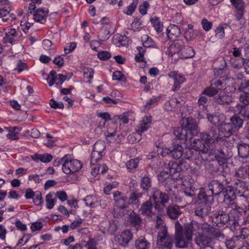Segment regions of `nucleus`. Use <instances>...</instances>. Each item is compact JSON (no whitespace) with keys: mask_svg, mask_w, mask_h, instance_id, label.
<instances>
[{"mask_svg":"<svg viewBox=\"0 0 249 249\" xmlns=\"http://www.w3.org/2000/svg\"><path fill=\"white\" fill-rule=\"evenodd\" d=\"M196 223H186L182 227L178 221L175 224V244L178 248H187L192 243L193 232L197 227Z\"/></svg>","mask_w":249,"mask_h":249,"instance_id":"f257e3e1","label":"nucleus"},{"mask_svg":"<svg viewBox=\"0 0 249 249\" xmlns=\"http://www.w3.org/2000/svg\"><path fill=\"white\" fill-rule=\"evenodd\" d=\"M197 198L200 202L196 205L195 214L203 219L207 216L211 211L210 204L213 201V196L201 191L198 194Z\"/></svg>","mask_w":249,"mask_h":249,"instance_id":"f03ea898","label":"nucleus"},{"mask_svg":"<svg viewBox=\"0 0 249 249\" xmlns=\"http://www.w3.org/2000/svg\"><path fill=\"white\" fill-rule=\"evenodd\" d=\"M161 219L159 216L157 217V226L159 231H158L157 245L161 249H171L173 246L174 239L167 231L165 226H160L159 222Z\"/></svg>","mask_w":249,"mask_h":249,"instance_id":"7ed1b4c3","label":"nucleus"},{"mask_svg":"<svg viewBox=\"0 0 249 249\" xmlns=\"http://www.w3.org/2000/svg\"><path fill=\"white\" fill-rule=\"evenodd\" d=\"M62 160L64 161L62 169L66 174H73L78 172L82 167L81 162L77 160H68L67 156L62 158Z\"/></svg>","mask_w":249,"mask_h":249,"instance_id":"20e7f679","label":"nucleus"},{"mask_svg":"<svg viewBox=\"0 0 249 249\" xmlns=\"http://www.w3.org/2000/svg\"><path fill=\"white\" fill-rule=\"evenodd\" d=\"M221 132L219 131V128L215 126L212 127L209 133L203 132L200 134V138L204 141L206 144L214 142L221 141L224 137L221 136Z\"/></svg>","mask_w":249,"mask_h":249,"instance_id":"39448f33","label":"nucleus"},{"mask_svg":"<svg viewBox=\"0 0 249 249\" xmlns=\"http://www.w3.org/2000/svg\"><path fill=\"white\" fill-rule=\"evenodd\" d=\"M181 125L190 136L197 135L199 132V130L196 122L192 117L183 118Z\"/></svg>","mask_w":249,"mask_h":249,"instance_id":"423d86ee","label":"nucleus"},{"mask_svg":"<svg viewBox=\"0 0 249 249\" xmlns=\"http://www.w3.org/2000/svg\"><path fill=\"white\" fill-rule=\"evenodd\" d=\"M189 142H190V141ZM190 142H191L192 148L199 152L201 155L205 154H208L209 155L211 154V151L205 146L204 142L205 143L206 142L201 138L200 139H194L193 141L192 138Z\"/></svg>","mask_w":249,"mask_h":249,"instance_id":"0eeeda50","label":"nucleus"},{"mask_svg":"<svg viewBox=\"0 0 249 249\" xmlns=\"http://www.w3.org/2000/svg\"><path fill=\"white\" fill-rule=\"evenodd\" d=\"M224 199L223 202L227 205H231L235 207L234 200L236 198V195L233 188L231 186H228L222 193Z\"/></svg>","mask_w":249,"mask_h":249,"instance_id":"6e6552de","label":"nucleus"},{"mask_svg":"<svg viewBox=\"0 0 249 249\" xmlns=\"http://www.w3.org/2000/svg\"><path fill=\"white\" fill-rule=\"evenodd\" d=\"M224 181L220 182L217 180H213L208 184V187L211 191V195H219L222 193L224 190ZM210 195L209 191L206 192Z\"/></svg>","mask_w":249,"mask_h":249,"instance_id":"1a4fd4ad","label":"nucleus"},{"mask_svg":"<svg viewBox=\"0 0 249 249\" xmlns=\"http://www.w3.org/2000/svg\"><path fill=\"white\" fill-rule=\"evenodd\" d=\"M115 204L114 206L128 208L129 203L127 201V197L123 193L117 191L113 194Z\"/></svg>","mask_w":249,"mask_h":249,"instance_id":"9d476101","label":"nucleus"},{"mask_svg":"<svg viewBox=\"0 0 249 249\" xmlns=\"http://www.w3.org/2000/svg\"><path fill=\"white\" fill-rule=\"evenodd\" d=\"M232 209L230 210L229 213V223L230 224L236 226V225H240L242 223L241 221L240 217L241 216V213L236 209V205L235 207L231 206Z\"/></svg>","mask_w":249,"mask_h":249,"instance_id":"9b49d317","label":"nucleus"},{"mask_svg":"<svg viewBox=\"0 0 249 249\" xmlns=\"http://www.w3.org/2000/svg\"><path fill=\"white\" fill-rule=\"evenodd\" d=\"M153 200H151V196L148 200L143 203L141 206L139 212L141 214L148 217H151L154 215L153 212Z\"/></svg>","mask_w":249,"mask_h":249,"instance_id":"f8f14e48","label":"nucleus"},{"mask_svg":"<svg viewBox=\"0 0 249 249\" xmlns=\"http://www.w3.org/2000/svg\"><path fill=\"white\" fill-rule=\"evenodd\" d=\"M158 198H159L160 202L162 206H165L169 200V197L167 194L157 190L153 192L151 196V200L153 201L159 200Z\"/></svg>","mask_w":249,"mask_h":249,"instance_id":"ddd939ff","label":"nucleus"},{"mask_svg":"<svg viewBox=\"0 0 249 249\" xmlns=\"http://www.w3.org/2000/svg\"><path fill=\"white\" fill-rule=\"evenodd\" d=\"M110 37V32L107 29H103L100 32L98 35V40H93L91 41L90 46L91 48L95 50L96 49V44H101L104 41L107 40Z\"/></svg>","mask_w":249,"mask_h":249,"instance_id":"4468645a","label":"nucleus"},{"mask_svg":"<svg viewBox=\"0 0 249 249\" xmlns=\"http://www.w3.org/2000/svg\"><path fill=\"white\" fill-rule=\"evenodd\" d=\"M18 36V33L14 28L8 29L3 37L2 42L4 44H14L15 43V38Z\"/></svg>","mask_w":249,"mask_h":249,"instance_id":"2eb2a0df","label":"nucleus"},{"mask_svg":"<svg viewBox=\"0 0 249 249\" xmlns=\"http://www.w3.org/2000/svg\"><path fill=\"white\" fill-rule=\"evenodd\" d=\"M181 213L180 207L176 204L169 205L166 209L167 215L173 220L177 219Z\"/></svg>","mask_w":249,"mask_h":249,"instance_id":"dca6fc26","label":"nucleus"},{"mask_svg":"<svg viewBox=\"0 0 249 249\" xmlns=\"http://www.w3.org/2000/svg\"><path fill=\"white\" fill-rule=\"evenodd\" d=\"M151 116H144L139 125L138 126L136 135L141 136L142 133L146 131L151 126Z\"/></svg>","mask_w":249,"mask_h":249,"instance_id":"f3484780","label":"nucleus"},{"mask_svg":"<svg viewBox=\"0 0 249 249\" xmlns=\"http://www.w3.org/2000/svg\"><path fill=\"white\" fill-rule=\"evenodd\" d=\"M195 242L200 248L205 246H209V244L212 242V237L210 234L199 233L196 238Z\"/></svg>","mask_w":249,"mask_h":249,"instance_id":"a211bd4d","label":"nucleus"},{"mask_svg":"<svg viewBox=\"0 0 249 249\" xmlns=\"http://www.w3.org/2000/svg\"><path fill=\"white\" fill-rule=\"evenodd\" d=\"M183 158L190 161H193L198 160L201 157L203 160L207 159L206 157H203L202 155L197 150L192 149H186L184 154Z\"/></svg>","mask_w":249,"mask_h":249,"instance_id":"6ab92c4d","label":"nucleus"},{"mask_svg":"<svg viewBox=\"0 0 249 249\" xmlns=\"http://www.w3.org/2000/svg\"><path fill=\"white\" fill-rule=\"evenodd\" d=\"M214 101L218 104L224 105L230 104L232 100L231 97L226 92L221 91L214 96Z\"/></svg>","mask_w":249,"mask_h":249,"instance_id":"aec40b11","label":"nucleus"},{"mask_svg":"<svg viewBox=\"0 0 249 249\" xmlns=\"http://www.w3.org/2000/svg\"><path fill=\"white\" fill-rule=\"evenodd\" d=\"M182 46V41L178 40L171 44L167 49V53L169 56L173 57V55L177 54L178 57L180 51Z\"/></svg>","mask_w":249,"mask_h":249,"instance_id":"412c9836","label":"nucleus"},{"mask_svg":"<svg viewBox=\"0 0 249 249\" xmlns=\"http://www.w3.org/2000/svg\"><path fill=\"white\" fill-rule=\"evenodd\" d=\"M170 78H172L174 80V84L173 87V90L176 91L180 87V85L183 83L185 81V78L183 76L178 74L176 71H171L168 74Z\"/></svg>","mask_w":249,"mask_h":249,"instance_id":"4be33fe9","label":"nucleus"},{"mask_svg":"<svg viewBox=\"0 0 249 249\" xmlns=\"http://www.w3.org/2000/svg\"><path fill=\"white\" fill-rule=\"evenodd\" d=\"M218 128L219 131L221 132V136H223L224 138L232 135L235 132L230 123L221 124Z\"/></svg>","mask_w":249,"mask_h":249,"instance_id":"5701e85b","label":"nucleus"},{"mask_svg":"<svg viewBox=\"0 0 249 249\" xmlns=\"http://www.w3.org/2000/svg\"><path fill=\"white\" fill-rule=\"evenodd\" d=\"M174 134L176 138L179 140L191 142L192 136H189L188 132L182 126L180 127L176 128L174 131Z\"/></svg>","mask_w":249,"mask_h":249,"instance_id":"b1692460","label":"nucleus"},{"mask_svg":"<svg viewBox=\"0 0 249 249\" xmlns=\"http://www.w3.org/2000/svg\"><path fill=\"white\" fill-rule=\"evenodd\" d=\"M167 37L169 39H175L180 34V29L175 24L170 25L166 29Z\"/></svg>","mask_w":249,"mask_h":249,"instance_id":"393cba45","label":"nucleus"},{"mask_svg":"<svg viewBox=\"0 0 249 249\" xmlns=\"http://www.w3.org/2000/svg\"><path fill=\"white\" fill-rule=\"evenodd\" d=\"M133 234L129 230L122 232L118 238V242L122 246H126L132 239Z\"/></svg>","mask_w":249,"mask_h":249,"instance_id":"a878e982","label":"nucleus"},{"mask_svg":"<svg viewBox=\"0 0 249 249\" xmlns=\"http://www.w3.org/2000/svg\"><path fill=\"white\" fill-rule=\"evenodd\" d=\"M238 154L242 159L249 158V144L246 143H239L237 145Z\"/></svg>","mask_w":249,"mask_h":249,"instance_id":"bb28decb","label":"nucleus"},{"mask_svg":"<svg viewBox=\"0 0 249 249\" xmlns=\"http://www.w3.org/2000/svg\"><path fill=\"white\" fill-rule=\"evenodd\" d=\"M195 51L194 49L188 46H182L178 58H189L193 57L195 55Z\"/></svg>","mask_w":249,"mask_h":249,"instance_id":"cd10ccee","label":"nucleus"},{"mask_svg":"<svg viewBox=\"0 0 249 249\" xmlns=\"http://www.w3.org/2000/svg\"><path fill=\"white\" fill-rule=\"evenodd\" d=\"M213 220L217 224L218 223L225 224L227 222H229V216L227 213L223 211H219L213 217Z\"/></svg>","mask_w":249,"mask_h":249,"instance_id":"c85d7f7f","label":"nucleus"},{"mask_svg":"<svg viewBox=\"0 0 249 249\" xmlns=\"http://www.w3.org/2000/svg\"><path fill=\"white\" fill-rule=\"evenodd\" d=\"M170 150V156L174 159H178L183 156V149L179 144H174Z\"/></svg>","mask_w":249,"mask_h":249,"instance_id":"c756f323","label":"nucleus"},{"mask_svg":"<svg viewBox=\"0 0 249 249\" xmlns=\"http://www.w3.org/2000/svg\"><path fill=\"white\" fill-rule=\"evenodd\" d=\"M31 159L34 161L38 162L39 160L44 162L48 163L53 160V156L50 154L45 153L43 154H35L31 156Z\"/></svg>","mask_w":249,"mask_h":249,"instance_id":"7c9ffc66","label":"nucleus"},{"mask_svg":"<svg viewBox=\"0 0 249 249\" xmlns=\"http://www.w3.org/2000/svg\"><path fill=\"white\" fill-rule=\"evenodd\" d=\"M230 124L235 130V131L238 130L239 128H241L243 124V120L240 118L239 116L237 114H234L230 118Z\"/></svg>","mask_w":249,"mask_h":249,"instance_id":"2f4dec72","label":"nucleus"},{"mask_svg":"<svg viewBox=\"0 0 249 249\" xmlns=\"http://www.w3.org/2000/svg\"><path fill=\"white\" fill-rule=\"evenodd\" d=\"M194 223H196L198 225L196 229L194 230L195 231H199L201 230L202 231V233L205 234H210L211 231L212 230H213V227L210 225L208 224L207 223H204L203 224L199 223L196 221H193L190 223L189 224H193Z\"/></svg>","mask_w":249,"mask_h":249,"instance_id":"473e14b6","label":"nucleus"},{"mask_svg":"<svg viewBox=\"0 0 249 249\" xmlns=\"http://www.w3.org/2000/svg\"><path fill=\"white\" fill-rule=\"evenodd\" d=\"M129 219L131 224L135 228H138L141 226L142 219L140 216L134 211H132L129 214Z\"/></svg>","mask_w":249,"mask_h":249,"instance_id":"72a5a7b5","label":"nucleus"},{"mask_svg":"<svg viewBox=\"0 0 249 249\" xmlns=\"http://www.w3.org/2000/svg\"><path fill=\"white\" fill-rule=\"evenodd\" d=\"M47 14L42 9L37 10L33 15L35 21L43 24L46 21Z\"/></svg>","mask_w":249,"mask_h":249,"instance_id":"f704fd0d","label":"nucleus"},{"mask_svg":"<svg viewBox=\"0 0 249 249\" xmlns=\"http://www.w3.org/2000/svg\"><path fill=\"white\" fill-rule=\"evenodd\" d=\"M235 107L239 114L244 118L249 120V107L248 106H243L238 104Z\"/></svg>","mask_w":249,"mask_h":249,"instance_id":"c9c22d12","label":"nucleus"},{"mask_svg":"<svg viewBox=\"0 0 249 249\" xmlns=\"http://www.w3.org/2000/svg\"><path fill=\"white\" fill-rule=\"evenodd\" d=\"M182 164H178V163L170 161L168 164L169 173L171 175H174L177 172H179L181 170Z\"/></svg>","mask_w":249,"mask_h":249,"instance_id":"e433bc0d","label":"nucleus"},{"mask_svg":"<svg viewBox=\"0 0 249 249\" xmlns=\"http://www.w3.org/2000/svg\"><path fill=\"white\" fill-rule=\"evenodd\" d=\"M128 208H124L121 207L114 206V209L112 214L114 217L116 218H121L124 216L127 213Z\"/></svg>","mask_w":249,"mask_h":249,"instance_id":"4c0bfd02","label":"nucleus"},{"mask_svg":"<svg viewBox=\"0 0 249 249\" xmlns=\"http://www.w3.org/2000/svg\"><path fill=\"white\" fill-rule=\"evenodd\" d=\"M151 185V179L148 176H145L142 178L141 181V187L144 191L147 192Z\"/></svg>","mask_w":249,"mask_h":249,"instance_id":"58836bf2","label":"nucleus"},{"mask_svg":"<svg viewBox=\"0 0 249 249\" xmlns=\"http://www.w3.org/2000/svg\"><path fill=\"white\" fill-rule=\"evenodd\" d=\"M142 194L138 192H132L129 197V201L130 203L138 206L140 204L139 198L141 197Z\"/></svg>","mask_w":249,"mask_h":249,"instance_id":"ea45409f","label":"nucleus"},{"mask_svg":"<svg viewBox=\"0 0 249 249\" xmlns=\"http://www.w3.org/2000/svg\"><path fill=\"white\" fill-rule=\"evenodd\" d=\"M242 241L239 240L237 237L232 238L231 239L227 240L225 244L228 249H234L239 247Z\"/></svg>","mask_w":249,"mask_h":249,"instance_id":"a19ab883","label":"nucleus"},{"mask_svg":"<svg viewBox=\"0 0 249 249\" xmlns=\"http://www.w3.org/2000/svg\"><path fill=\"white\" fill-rule=\"evenodd\" d=\"M220 165L224 166L227 162V156L223 150H220L215 156Z\"/></svg>","mask_w":249,"mask_h":249,"instance_id":"79ce46f5","label":"nucleus"},{"mask_svg":"<svg viewBox=\"0 0 249 249\" xmlns=\"http://www.w3.org/2000/svg\"><path fill=\"white\" fill-rule=\"evenodd\" d=\"M135 247L137 249H148L149 243L145 238H139L135 241Z\"/></svg>","mask_w":249,"mask_h":249,"instance_id":"37998d69","label":"nucleus"},{"mask_svg":"<svg viewBox=\"0 0 249 249\" xmlns=\"http://www.w3.org/2000/svg\"><path fill=\"white\" fill-rule=\"evenodd\" d=\"M0 3L6 5L4 7L0 9V18L5 17L8 15L10 11L9 1L7 0H0Z\"/></svg>","mask_w":249,"mask_h":249,"instance_id":"c03bdc74","label":"nucleus"},{"mask_svg":"<svg viewBox=\"0 0 249 249\" xmlns=\"http://www.w3.org/2000/svg\"><path fill=\"white\" fill-rule=\"evenodd\" d=\"M54 193H50L46 196V207L49 209H52L56 201V199L53 198Z\"/></svg>","mask_w":249,"mask_h":249,"instance_id":"a18cd8bd","label":"nucleus"},{"mask_svg":"<svg viewBox=\"0 0 249 249\" xmlns=\"http://www.w3.org/2000/svg\"><path fill=\"white\" fill-rule=\"evenodd\" d=\"M231 2L238 12H242L244 10L245 2L243 0H233Z\"/></svg>","mask_w":249,"mask_h":249,"instance_id":"49530a36","label":"nucleus"},{"mask_svg":"<svg viewBox=\"0 0 249 249\" xmlns=\"http://www.w3.org/2000/svg\"><path fill=\"white\" fill-rule=\"evenodd\" d=\"M105 148V142L102 141H98L94 144L92 151L104 154L103 152Z\"/></svg>","mask_w":249,"mask_h":249,"instance_id":"de8ad7c7","label":"nucleus"},{"mask_svg":"<svg viewBox=\"0 0 249 249\" xmlns=\"http://www.w3.org/2000/svg\"><path fill=\"white\" fill-rule=\"evenodd\" d=\"M219 92L212 85L206 88L202 92V94L206 95L209 97L216 96Z\"/></svg>","mask_w":249,"mask_h":249,"instance_id":"09e8293b","label":"nucleus"},{"mask_svg":"<svg viewBox=\"0 0 249 249\" xmlns=\"http://www.w3.org/2000/svg\"><path fill=\"white\" fill-rule=\"evenodd\" d=\"M223 82L222 81L217 79H213L211 82L212 85L218 92L225 89V88L223 86Z\"/></svg>","mask_w":249,"mask_h":249,"instance_id":"8fccbe9b","label":"nucleus"},{"mask_svg":"<svg viewBox=\"0 0 249 249\" xmlns=\"http://www.w3.org/2000/svg\"><path fill=\"white\" fill-rule=\"evenodd\" d=\"M151 21L152 24H153V26L154 27L155 30L158 33H160L162 31L163 25L160 22L159 18H152L151 19Z\"/></svg>","mask_w":249,"mask_h":249,"instance_id":"3c124183","label":"nucleus"},{"mask_svg":"<svg viewBox=\"0 0 249 249\" xmlns=\"http://www.w3.org/2000/svg\"><path fill=\"white\" fill-rule=\"evenodd\" d=\"M104 154L98 153L96 151H92L91 154L90 163L91 164H95L99 160H101Z\"/></svg>","mask_w":249,"mask_h":249,"instance_id":"603ef678","label":"nucleus"},{"mask_svg":"<svg viewBox=\"0 0 249 249\" xmlns=\"http://www.w3.org/2000/svg\"><path fill=\"white\" fill-rule=\"evenodd\" d=\"M84 201L87 206L93 208L95 206L97 199L92 196H88L84 198Z\"/></svg>","mask_w":249,"mask_h":249,"instance_id":"864d4df0","label":"nucleus"},{"mask_svg":"<svg viewBox=\"0 0 249 249\" xmlns=\"http://www.w3.org/2000/svg\"><path fill=\"white\" fill-rule=\"evenodd\" d=\"M139 160L138 159H131L126 163V166L130 171L136 169L138 165Z\"/></svg>","mask_w":249,"mask_h":249,"instance_id":"5fc2aeb1","label":"nucleus"},{"mask_svg":"<svg viewBox=\"0 0 249 249\" xmlns=\"http://www.w3.org/2000/svg\"><path fill=\"white\" fill-rule=\"evenodd\" d=\"M243 92L240 95L239 101L243 104V106H248L249 105V92L246 91Z\"/></svg>","mask_w":249,"mask_h":249,"instance_id":"6e6d98bb","label":"nucleus"},{"mask_svg":"<svg viewBox=\"0 0 249 249\" xmlns=\"http://www.w3.org/2000/svg\"><path fill=\"white\" fill-rule=\"evenodd\" d=\"M139 51V53L135 56V60L138 62L144 61V54L145 53V49L142 47H138L137 48Z\"/></svg>","mask_w":249,"mask_h":249,"instance_id":"4d7b16f0","label":"nucleus"},{"mask_svg":"<svg viewBox=\"0 0 249 249\" xmlns=\"http://www.w3.org/2000/svg\"><path fill=\"white\" fill-rule=\"evenodd\" d=\"M119 228L118 222L116 220H111L109 221L108 231L111 234H114Z\"/></svg>","mask_w":249,"mask_h":249,"instance_id":"13d9d810","label":"nucleus"},{"mask_svg":"<svg viewBox=\"0 0 249 249\" xmlns=\"http://www.w3.org/2000/svg\"><path fill=\"white\" fill-rule=\"evenodd\" d=\"M138 3V0H133L132 3L128 6L126 12L124 13L127 15H131L136 9Z\"/></svg>","mask_w":249,"mask_h":249,"instance_id":"bf43d9fd","label":"nucleus"},{"mask_svg":"<svg viewBox=\"0 0 249 249\" xmlns=\"http://www.w3.org/2000/svg\"><path fill=\"white\" fill-rule=\"evenodd\" d=\"M215 36L219 38L222 39L225 36L224 27L222 25H219L216 29Z\"/></svg>","mask_w":249,"mask_h":249,"instance_id":"052dcab7","label":"nucleus"},{"mask_svg":"<svg viewBox=\"0 0 249 249\" xmlns=\"http://www.w3.org/2000/svg\"><path fill=\"white\" fill-rule=\"evenodd\" d=\"M83 74L85 77L91 79L93 76L94 71L92 69L88 67H84L83 69Z\"/></svg>","mask_w":249,"mask_h":249,"instance_id":"680f3d73","label":"nucleus"},{"mask_svg":"<svg viewBox=\"0 0 249 249\" xmlns=\"http://www.w3.org/2000/svg\"><path fill=\"white\" fill-rule=\"evenodd\" d=\"M34 203L37 206L40 205L43 202L41 193L40 192H36L35 196L33 198Z\"/></svg>","mask_w":249,"mask_h":249,"instance_id":"e2e57ef3","label":"nucleus"},{"mask_svg":"<svg viewBox=\"0 0 249 249\" xmlns=\"http://www.w3.org/2000/svg\"><path fill=\"white\" fill-rule=\"evenodd\" d=\"M143 45L144 47H150L152 44V40L147 35H144L142 37Z\"/></svg>","mask_w":249,"mask_h":249,"instance_id":"0e129e2a","label":"nucleus"},{"mask_svg":"<svg viewBox=\"0 0 249 249\" xmlns=\"http://www.w3.org/2000/svg\"><path fill=\"white\" fill-rule=\"evenodd\" d=\"M201 24H202L203 29L205 31H209V30H210L212 29V23L210 21H209L206 18H203L202 19Z\"/></svg>","mask_w":249,"mask_h":249,"instance_id":"69168bd1","label":"nucleus"},{"mask_svg":"<svg viewBox=\"0 0 249 249\" xmlns=\"http://www.w3.org/2000/svg\"><path fill=\"white\" fill-rule=\"evenodd\" d=\"M112 79L114 80L124 81L125 78L121 71H117L113 73Z\"/></svg>","mask_w":249,"mask_h":249,"instance_id":"338daca9","label":"nucleus"},{"mask_svg":"<svg viewBox=\"0 0 249 249\" xmlns=\"http://www.w3.org/2000/svg\"><path fill=\"white\" fill-rule=\"evenodd\" d=\"M240 91L249 92V80L242 82L239 88Z\"/></svg>","mask_w":249,"mask_h":249,"instance_id":"774afa93","label":"nucleus"}]
</instances>
